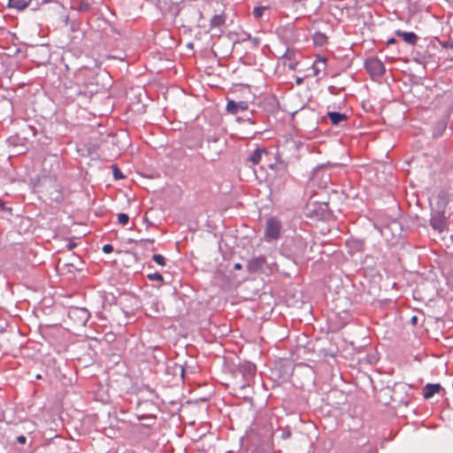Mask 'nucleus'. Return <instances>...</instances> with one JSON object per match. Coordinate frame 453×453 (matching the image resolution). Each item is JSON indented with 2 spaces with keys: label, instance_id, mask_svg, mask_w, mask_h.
<instances>
[{
  "label": "nucleus",
  "instance_id": "f257e3e1",
  "mask_svg": "<svg viewBox=\"0 0 453 453\" xmlns=\"http://www.w3.org/2000/svg\"><path fill=\"white\" fill-rule=\"evenodd\" d=\"M365 65L367 72L373 77H380L385 73L384 64L377 58L366 59Z\"/></svg>",
  "mask_w": 453,
  "mask_h": 453
},
{
  "label": "nucleus",
  "instance_id": "f03ea898",
  "mask_svg": "<svg viewBox=\"0 0 453 453\" xmlns=\"http://www.w3.org/2000/svg\"><path fill=\"white\" fill-rule=\"evenodd\" d=\"M68 317L76 324L84 326L90 315L88 311L85 308L73 307L68 311Z\"/></svg>",
  "mask_w": 453,
  "mask_h": 453
},
{
  "label": "nucleus",
  "instance_id": "7ed1b4c3",
  "mask_svg": "<svg viewBox=\"0 0 453 453\" xmlns=\"http://www.w3.org/2000/svg\"><path fill=\"white\" fill-rule=\"evenodd\" d=\"M280 224L274 219L271 218L267 220L265 234L268 238L276 240L280 237Z\"/></svg>",
  "mask_w": 453,
  "mask_h": 453
},
{
  "label": "nucleus",
  "instance_id": "20e7f679",
  "mask_svg": "<svg viewBox=\"0 0 453 453\" xmlns=\"http://www.w3.org/2000/svg\"><path fill=\"white\" fill-rule=\"evenodd\" d=\"M265 264V257H255L248 261L247 269L250 273H260L264 271Z\"/></svg>",
  "mask_w": 453,
  "mask_h": 453
},
{
  "label": "nucleus",
  "instance_id": "39448f33",
  "mask_svg": "<svg viewBox=\"0 0 453 453\" xmlns=\"http://www.w3.org/2000/svg\"><path fill=\"white\" fill-rule=\"evenodd\" d=\"M249 104L245 101L235 102L234 100H228L226 109L231 114H237L240 111L248 110Z\"/></svg>",
  "mask_w": 453,
  "mask_h": 453
},
{
  "label": "nucleus",
  "instance_id": "423d86ee",
  "mask_svg": "<svg viewBox=\"0 0 453 453\" xmlns=\"http://www.w3.org/2000/svg\"><path fill=\"white\" fill-rule=\"evenodd\" d=\"M430 225L434 230L441 233L446 227V219L443 215L437 214L431 218Z\"/></svg>",
  "mask_w": 453,
  "mask_h": 453
},
{
  "label": "nucleus",
  "instance_id": "0eeeda50",
  "mask_svg": "<svg viewBox=\"0 0 453 453\" xmlns=\"http://www.w3.org/2000/svg\"><path fill=\"white\" fill-rule=\"evenodd\" d=\"M264 154H267L266 150L264 148H257L248 156L247 161L252 163L253 165H257L260 163Z\"/></svg>",
  "mask_w": 453,
  "mask_h": 453
},
{
  "label": "nucleus",
  "instance_id": "6e6552de",
  "mask_svg": "<svg viewBox=\"0 0 453 453\" xmlns=\"http://www.w3.org/2000/svg\"><path fill=\"white\" fill-rule=\"evenodd\" d=\"M441 387L440 384H427L424 388L423 395L426 399L432 398L436 393L441 390Z\"/></svg>",
  "mask_w": 453,
  "mask_h": 453
},
{
  "label": "nucleus",
  "instance_id": "1a4fd4ad",
  "mask_svg": "<svg viewBox=\"0 0 453 453\" xmlns=\"http://www.w3.org/2000/svg\"><path fill=\"white\" fill-rule=\"evenodd\" d=\"M333 125H339L341 122L347 119V115L337 111H329L327 113Z\"/></svg>",
  "mask_w": 453,
  "mask_h": 453
},
{
  "label": "nucleus",
  "instance_id": "9d476101",
  "mask_svg": "<svg viewBox=\"0 0 453 453\" xmlns=\"http://www.w3.org/2000/svg\"><path fill=\"white\" fill-rule=\"evenodd\" d=\"M31 0H9L8 6L21 11L27 8Z\"/></svg>",
  "mask_w": 453,
  "mask_h": 453
},
{
  "label": "nucleus",
  "instance_id": "9b49d317",
  "mask_svg": "<svg viewBox=\"0 0 453 453\" xmlns=\"http://www.w3.org/2000/svg\"><path fill=\"white\" fill-rule=\"evenodd\" d=\"M347 245L349 246L350 251L354 252H361L364 250L365 243L362 241L358 240H351L347 242Z\"/></svg>",
  "mask_w": 453,
  "mask_h": 453
},
{
  "label": "nucleus",
  "instance_id": "f8f14e48",
  "mask_svg": "<svg viewBox=\"0 0 453 453\" xmlns=\"http://www.w3.org/2000/svg\"><path fill=\"white\" fill-rule=\"evenodd\" d=\"M397 34L403 37L404 42L410 44H415L418 40V36L413 32H397Z\"/></svg>",
  "mask_w": 453,
  "mask_h": 453
},
{
  "label": "nucleus",
  "instance_id": "ddd939ff",
  "mask_svg": "<svg viewBox=\"0 0 453 453\" xmlns=\"http://www.w3.org/2000/svg\"><path fill=\"white\" fill-rule=\"evenodd\" d=\"M225 23V18L222 15H214L211 19V26L219 27Z\"/></svg>",
  "mask_w": 453,
  "mask_h": 453
},
{
  "label": "nucleus",
  "instance_id": "4468645a",
  "mask_svg": "<svg viewBox=\"0 0 453 453\" xmlns=\"http://www.w3.org/2000/svg\"><path fill=\"white\" fill-rule=\"evenodd\" d=\"M446 127H447V123L444 120L440 121L437 124L436 129L434 133V137L441 136L442 134V133L444 132V130L446 129Z\"/></svg>",
  "mask_w": 453,
  "mask_h": 453
},
{
  "label": "nucleus",
  "instance_id": "2eb2a0df",
  "mask_svg": "<svg viewBox=\"0 0 453 453\" xmlns=\"http://www.w3.org/2000/svg\"><path fill=\"white\" fill-rule=\"evenodd\" d=\"M152 260L161 266L165 265V258L160 254L153 255Z\"/></svg>",
  "mask_w": 453,
  "mask_h": 453
},
{
  "label": "nucleus",
  "instance_id": "dca6fc26",
  "mask_svg": "<svg viewBox=\"0 0 453 453\" xmlns=\"http://www.w3.org/2000/svg\"><path fill=\"white\" fill-rule=\"evenodd\" d=\"M112 169L115 180H121L125 178L124 174L121 173V171L118 168L116 165H112Z\"/></svg>",
  "mask_w": 453,
  "mask_h": 453
},
{
  "label": "nucleus",
  "instance_id": "f3484780",
  "mask_svg": "<svg viewBox=\"0 0 453 453\" xmlns=\"http://www.w3.org/2000/svg\"><path fill=\"white\" fill-rule=\"evenodd\" d=\"M266 10L265 7H263V6H260V7H256L254 8V11H253V15L256 19H259L260 17H262L263 15V12Z\"/></svg>",
  "mask_w": 453,
  "mask_h": 453
},
{
  "label": "nucleus",
  "instance_id": "a211bd4d",
  "mask_svg": "<svg viewBox=\"0 0 453 453\" xmlns=\"http://www.w3.org/2000/svg\"><path fill=\"white\" fill-rule=\"evenodd\" d=\"M129 220V217L126 213H120L118 216V221L121 225H127Z\"/></svg>",
  "mask_w": 453,
  "mask_h": 453
},
{
  "label": "nucleus",
  "instance_id": "6ab92c4d",
  "mask_svg": "<svg viewBox=\"0 0 453 453\" xmlns=\"http://www.w3.org/2000/svg\"><path fill=\"white\" fill-rule=\"evenodd\" d=\"M148 278L152 280L163 281L164 278L159 273H150Z\"/></svg>",
  "mask_w": 453,
  "mask_h": 453
},
{
  "label": "nucleus",
  "instance_id": "aec40b11",
  "mask_svg": "<svg viewBox=\"0 0 453 453\" xmlns=\"http://www.w3.org/2000/svg\"><path fill=\"white\" fill-rule=\"evenodd\" d=\"M55 453H70L69 448L67 447V445L63 444L58 448V449Z\"/></svg>",
  "mask_w": 453,
  "mask_h": 453
},
{
  "label": "nucleus",
  "instance_id": "412c9836",
  "mask_svg": "<svg viewBox=\"0 0 453 453\" xmlns=\"http://www.w3.org/2000/svg\"><path fill=\"white\" fill-rule=\"evenodd\" d=\"M103 251L106 254L111 253L113 251V247L111 244H105L103 246Z\"/></svg>",
  "mask_w": 453,
  "mask_h": 453
},
{
  "label": "nucleus",
  "instance_id": "4be33fe9",
  "mask_svg": "<svg viewBox=\"0 0 453 453\" xmlns=\"http://www.w3.org/2000/svg\"><path fill=\"white\" fill-rule=\"evenodd\" d=\"M291 436V431L289 429L284 430L280 437L284 440L288 439Z\"/></svg>",
  "mask_w": 453,
  "mask_h": 453
},
{
  "label": "nucleus",
  "instance_id": "5701e85b",
  "mask_svg": "<svg viewBox=\"0 0 453 453\" xmlns=\"http://www.w3.org/2000/svg\"><path fill=\"white\" fill-rule=\"evenodd\" d=\"M17 441H18L19 443H20V444H25V443H26V441H27V438H26V436H24V435H19V436L17 437Z\"/></svg>",
  "mask_w": 453,
  "mask_h": 453
},
{
  "label": "nucleus",
  "instance_id": "b1692460",
  "mask_svg": "<svg viewBox=\"0 0 453 453\" xmlns=\"http://www.w3.org/2000/svg\"><path fill=\"white\" fill-rule=\"evenodd\" d=\"M242 264H240V263H236V264H234V268L235 270H241V269H242Z\"/></svg>",
  "mask_w": 453,
  "mask_h": 453
},
{
  "label": "nucleus",
  "instance_id": "393cba45",
  "mask_svg": "<svg viewBox=\"0 0 453 453\" xmlns=\"http://www.w3.org/2000/svg\"><path fill=\"white\" fill-rule=\"evenodd\" d=\"M394 42H395V39H394V38H391V39H389L388 41V44H391V43H394Z\"/></svg>",
  "mask_w": 453,
  "mask_h": 453
},
{
  "label": "nucleus",
  "instance_id": "a878e982",
  "mask_svg": "<svg viewBox=\"0 0 453 453\" xmlns=\"http://www.w3.org/2000/svg\"><path fill=\"white\" fill-rule=\"evenodd\" d=\"M53 0H42V4L51 3Z\"/></svg>",
  "mask_w": 453,
  "mask_h": 453
},
{
  "label": "nucleus",
  "instance_id": "bb28decb",
  "mask_svg": "<svg viewBox=\"0 0 453 453\" xmlns=\"http://www.w3.org/2000/svg\"><path fill=\"white\" fill-rule=\"evenodd\" d=\"M411 321H412V323H416V321H417V318H416V317H413V318L411 319Z\"/></svg>",
  "mask_w": 453,
  "mask_h": 453
},
{
  "label": "nucleus",
  "instance_id": "cd10ccee",
  "mask_svg": "<svg viewBox=\"0 0 453 453\" xmlns=\"http://www.w3.org/2000/svg\"><path fill=\"white\" fill-rule=\"evenodd\" d=\"M37 380L42 379V376L40 374H37L35 377Z\"/></svg>",
  "mask_w": 453,
  "mask_h": 453
}]
</instances>
